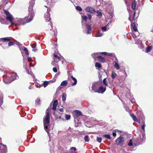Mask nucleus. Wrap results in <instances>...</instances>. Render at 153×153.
<instances>
[{
    "instance_id": "nucleus-46",
    "label": "nucleus",
    "mask_w": 153,
    "mask_h": 153,
    "mask_svg": "<svg viewBox=\"0 0 153 153\" xmlns=\"http://www.w3.org/2000/svg\"><path fill=\"white\" fill-rule=\"evenodd\" d=\"M14 44L13 42H10L9 43L8 45L9 46H10L12 45H14Z\"/></svg>"
},
{
    "instance_id": "nucleus-43",
    "label": "nucleus",
    "mask_w": 153,
    "mask_h": 153,
    "mask_svg": "<svg viewBox=\"0 0 153 153\" xmlns=\"http://www.w3.org/2000/svg\"><path fill=\"white\" fill-rule=\"evenodd\" d=\"M102 139V138L101 137H97V141L99 143L101 142Z\"/></svg>"
},
{
    "instance_id": "nucleus-36",
    "label": "nucleus",
    "mask_w": 153,
    "mask_h": 153,
    "mask_svg": "<svg viewBox=\"0 0 153 153\" xmlns=\"http://www.w3.org/2000/svg\"><path fill=\"white\" fill-rule=\"evenodd\" d=\"M51 64L54 66H56L58 65L57 63H56V62L54 61V60L53 61H52L51 62Z\"/></svg>"
},
{
    "instance_id": "nucleus-34",
    "label": "nucleus",
    "mask_w": 153,
    "mask_h": 153,
    "mask_svg": "<svg viewBox=\"0 0 153 153\" xmlns=\"http://www.w3.org/2000/svg\"><path fill=\"white\" fill-rule=\"evenodd\" d=\"M103 83L104 85H108V82L106 80V78H104L103 80Z\"/></svg>"
},
{
    "instance_id": "nucleus-1",
    "label": "nucleus",
    "mask_w": 153,
    "mask_h": 153,
    "mask_svg": "<svg viewBox=\"0 0 153 153\" xmlns=\"http://www.w3.org/2000/svg\"><path fill=\"white\" fill-rule=\"evenodd\" d=\"M4 12L6 15V19L11 23L12 25L16 26L22 25L21 19H14L13 16L9 12L4 10Z\"/></svg>"
},
{
    "instance_id": "nucleus-48",
    "label": "nucleus",
    "mask_w": 153,
    "mask_h": 153,
    "mask_svg": "<svg viewBox=\"0 0 153 153\" xmlns=\"http://www.w3.org/2000/svg\"><path fill=\"white\" fill-rule=\"evenodd\" d=\"M87 15L88 16V19L90 20H91V17H92L91 15L90 14L88 13Z\"/></svg>"
},
{
    "instance_id": "nucleus-12",
    "label": "nucleus",
    "mask_w": 153,
    "mask_h": 153,
    "mask_svg": "<svg viewBox=\"0 0 153 153\" xmlns=\"http://www.w3.org/2000/svg\"><path fill=\"white\" fill-rule=\"evenodd\" d=\"M74 114L76 116V117H78L82 115V112L78 110H75L74 111Z\"/></svg>"
},
{
    "instance_id": "nucleus-57",
    "label": "nucleus",
    "mask_w": 153,
    "mask_h": 153,
    "mask_svg": "<svg viewBox=\"0 0 153 153\" xmlns=\"http://www.w3.org/2000/svg\"><path fill=\"white\" fill-rule=\"evenodd\" d=\"M23 50L25 51V53L28 51L27 49L25 47H24Z\"/></svg>"
},
{
    "instance_id": "nucleus-31",
    "label": "nucleus",
    "mask_w": 153,
    "mask_h": 153,
    "mask_svg": "<svg viewBox=\"0 0 153 153\" xmlns=\"http://www.w3.org/2000/svg\"><path fill=\"white\" fill-rule=\"evenodd\" d=\"M66 95L65 93H63L62 95V100L63 101H65L66 99Z\"/></svg>"
},
{
    "instance_id": "nucleus-61",
    "label": "nucleus",
    "mask_w": 153,
    "mask_h": 153,
    "mask_svg": "<svg viewBox=\"0 0 153 153\" xmlns=\"http://www.w3.org/2000/svg\"><path fill=\"white\" fill-rule=\"evenodd\" d=\"M114 54L113 53H108V55H113Z\"/></svg>"
},
{
    "instance_id": "nucleus-18",
    "label": "nucleus",
    "mask_w": 153,
    "mask_h": 153,
    "mask_svg": "<svg viewBox=\"0 0 153 153\" xmlns=\"http://www.w3.org/2000/svg\"><path fill=\"white\" fill-rule=\"evenodd\" d=\"M71 77V79L74 82L72 84V85L73 86L76 85L77 82L76 79L75 77H73L72 76Z\"/></svg>"
},
{
    "instance_id": "nucleus-37",
    "label": "nucleus",
    "mask_w": 153,
    "mask_h": 153,
    "mask_svg": "<svg viewBox=\"0 0 153 153\" xmlns=\"http://www.w3.org/2000/svg\"><path fill=\"white\" fill-rule=\"evenodd\" d=\"M136 43L138 45H140L141 44L142 42L139 39H137L136 41Z\"/></svg>"
},
{
    "instance_id": "nucleus-23",
    "label": "nucleus",
    "mask_w": 153,
    "mask_h": 153,
    "mask_svg": "<svg viewBox=\"0 0 153 153\" xmlns=\"http://www.w3.org/2000/svg\"><path fill=\"white\" fill-rule=\"evenodd\" d=\"M95 66L96 68L99 69L102 67L101 65L98 62L96 63Z\"/></svg>"
},
{
    "instance_id": "nucleus-63",
    "label": "nucleus",
    "mask_w": 153,
    "mask_h": 153,
    "mask_svg": "<svg viewBox=\"0 0 153 153\" xmlns=\"http://www.w3.org/2000/svg\"><path fill=\"white\" fill-rule=\"evenodd\" d=\"M30 65L31 67H33V65L32 63H30Z\"/></svg>"
},
{
    "instance_id": "nucleus-17",
    "label": "nucleus",
    "mask_w": 153,
    "mask_h": 153,
    "mask_svg": "<svg viewBox=\"0 0 153 153\" xmlns=\"http://www.w3.org/2000/svg\"><path fill=\"white\" fill-rule=\"evenodd\" d=\"M97 58L98 59L99 61L101 62H103L105 61V59L100 56L97 57Z\"/></svg>"
},
{
    "instance_id": "nucleus-29",
    "label": "nucleus",
    "mask_w": 153,
    "mask_h": 153,
    "mask_svg": "<svg viewBox=\"0 0 153 153\" xmlns=\"http://www.w3.org/2000/svg\"><path fill=\"white\" fill-rule=\"evenodd\" d=\"M136 3L134 2L131 4V7L133 10H135L136 8Z\"/></svg>"
},
{
    "instance_id": "nucleus-24",
    "label": "nucleus",
    "mask_w": 153,
    "mask_h": 153,
    "mask_svg": "<svg viewBox=\"0 0 153 153\" xmlns=\"http://www.w3.org/2000/svg\"><path fill=\"white\" fill-rule=\"evenodd\" d=\"M117 74L115 73L112 71V73L111 74V77L112 79H114L117 76Z\"/></svg>"
},
{
    "instance_id": "nucleus-39",
    "label": "nucleus",
    "mask_w": 153,
    "mask_h": 153,
    "mask_svg": "<svg viewBox=\"0 0 153 153\" xmlns=\"http://www.w3.org/2000/svg\"><path fill=\"white\" fill-rule=\"evenodd\" d=\"M48 82L45 81V82H44L42 84H43V85L44 86V87L45 88L48 85Z\"/></svg>"
},
{
    "instance_id": "nucleus-22",
    "label": "nucleus",
    "mask_w": 153,
    "mask_h": 153,
    "mask_svg": "<svg viewBox=\"0 0 153 153\" xmlns=\"http://www.w3.org/2000/svg\"><path fill=\"white\" fill-rule=\"evenodd\" d=\"M100 54V53H96L92 54L91 56L95 59L96 58H97V57L98 56H97L99 55Z\"/></svg>"
},
{
    "instance_id": "nucleus-28",
    "label": "nucleus",
    "mask_w": 153,
    "mask_h": 153,
    "mask_svg": "<svg viewBox=\"0 0 153 153\" xmlns=\"http://www.w3.org/2000/svg\"><path fill=\"white\" fill-rule=\"evenodd\" d=\"M97 13V16H98L99 18H101L102 16V13L99 10H97V11H96Z\"/></svg>"
},
{
    "instance_id": "nucleus-52",
    "label": "nucleus",
    "mask_w": 153,
    "mask_h": 153,
    "mask_svg": "<svg viewBox=\"0 0 153 153\" xmlns=\"http://www.w3.org/2000/svg\"><path fill=\"white\" fill-rule=\"evenodd\" d=\"M100 53L103 54L104 55H106L107 54V53L106 52H102L101 53Z\"/></svg>"
},
{
    "instance_id": "nucleus-62",
    "label": "nucleus",
    "mask_w": 153,
    "mask_h": 153,
    "mask_svg": "<svg viewBox=\"0 0 153 153\" xmlns=\"http://www.w3.org/2000/svg\"><path fill=\"white\" fill-rule=\"evenodd\" d=\"M59 110L61 112H63V109L62 108H61L59 109Z\"/></svg>"
},
{
    "instance_id": "nucleus-51",
    "label": "nucleus",
    "mask_w": 153,
    "mask_h": 153,
    "mask_svg": "<svg viewBox=\"0 0 153 153\" xmlns=\"http://www.w3.org/2000/svg\"><path fill=\"white\" fill-rule=\"evenodd\" d=\"M27 63H25V64H24V67L25 68V69L26 70L27 69Z\"/></svg>"
},
{
    "instance_id": "nucleus-20",
    "label": "nucleus",
    "mask_w": 153,
    "mask_h": 153,
    "mask_svg": "<svg viewBox=\"0 0 153 153\" xmlns=\"http://www.w3.org/2000/svg\"><path fill=\"white\" fill-rule=\"evenodd\" d=\"M131 27L132 29L135 31H137V27L136 26L135 23H133L131 25Z\"/></svg>"
},
{
    "instance_id": "nucleus-55",
    "label": "nucleus",
    "mask_w": 153,
    "mask_h": 153,
    "mask_svg": "<svg viewBox=\"0 0 153 153\" xmlns=\"http://www.w3.org/2000/svg\"><path fill=\"white\" fill-rule=\"evenodd\" d=\"M54 35L55 36H56L57 33V31L56 30H54Z\"/></svg>"
},
{
    "instance_id": "nucleus-9",
    "label": "nucleus",
    "mask_w": 153,
    "mask_h": 153,
    "mask_svg": "<svg viewBox=\"0 0 153 153\" xmlns=\"http://www.w3.org/2000/svg\"><path fill=\"white\" fill-rule=\"evenodd\" d=\"M85 10L86 12H89L91 13H94L96 12L94 8L89 6L87 7Z\"/></svg>"
},
{
    "instance_id": "nucleus-40",
    "label": "nucleus",
    "mask_w": 153,
    "mask_h": 153,
    "mask_svg": "<svg viewBox=\"0 0 153 153\" xmlns=\"http://www.w3.org/2000/svg\"><path fill=\"white\" fill-rule=\"evenodd\" d=\"M103 35V34L102 33H100L95 36L96 37H101Z\"/></svg>"
},
{
    "instance_id": "nucleus-26",
    "label": "nucleus",
    "mask_w": 153,
    "mask_h": 153,
    "mask_svg": "<svg viewBox=\"0 0 153 153\" xmlns=\"http://www.w3.org/2000/svg\"><path fill=\"white\" fill-rule=\"evenodd\" d=\"M67 84V82L66 80L62 81L61 84V85L62 86H65Z\"/></svg>"
},
{
    "instance_id": "nucleus-41",
    "label": "nucleus",
    "mask_w": 153,
    "mask_h": 153,
    "mask_svg": "<svg viewBox=\"0 0 153 153\" xmlns=\"http://www.w3.org/2000/svg\"><path fill=\"white\" fill-rule=\"evenodd\" d=\"M76 9L77 10L79 11H81L82 10V8L80 7L79 6H76Z\"/></svg>"
},
{
    "instance_id": "nucleus-45",
    "label": "nucleus",
    "mask_w": 153,
    "mask_h": 153,
    "mask_svg": "<svg viewBox=\"0 0 153 153\" xmlns=\"http://www.w3.org/2000/svg\"><path fill=\"white\" fill-rule=\"evenodd\" d=\"M70 150H71V152H73L72 150H73L74 151H76V149L75 147H72L70 148Z\"/></svg>"
},
{
    "instance_id": "nucleus-27",
    "label": "nucleus",
    "mask_w": 153,
    "mask_h": 153,
    "mask_svg": "<svg viewBox=\"0 0 153 153\" xmlns=\"http://www.w3.org/2000/svg\"><path fill=\"white\" fill-rule=\"evenodd\" d=\"M3 40L4 41L7 42H8L10 41V39L8 37L2 38L0 39V40Z\"/></svg>"
},
{
    "instance_id": "nucleus-49",
    "label": "nucleus",
    "mask_w": 153,
    "mask_h": 153,
    "mask_svg": "<svg viewBox=\"0 0 153 153\" xmlns=\"http://www.w3.org/2000/svg\"><path fill=\"white\" fill-rule=\"evenodd\" d=\"M53 71L55 73L57 72V69L55 67L53 68Z\"/></svg>"
},
{
    "instance_id": "nucleus-13",
    "label": "nucleus",
    "mask_w": 153,
    "mask_h": 153,
    "mask_svg": "<svg viewBox=\"0 0 153 153\" xmlns=\"http://www.w3.org/2000/svg\"><path fill=\"white\" fill-rule=\"evenodd\" d=\"M86 27L87 30L86 33L87 34H90L91 32V26L88 24H87L86 25Z\"/></svg>"
},
{
    "instance_id": "nucleus-4",
    "label": "nucleus",
    "mask_w": 153,
    "mask_h": 153,
    "mask_svg": "<svg viewBox=\"0 0 153 153\" xmlns=\"http://www.w3.org/2000/svg\"><path fill=\"white\" fill-rule=\"evenodd\" d=\"M16 78V75L15 73H9L3 76V80L6 83H10L12 81Z\"/></svg>"
},
{
    "instance_id": "nucleus-7",
    "label": "nucleus",
    "mask_w": 153,
    "mask_h": 153,
    "mask_svg": "<svg viewBox=\"0 0 153 153\" xmlns=\"http://www.w3.org/2000/svg\"><path fill=\"white\" fill-rule=\"evenodd\" d=\"M128 13H129V17L128 19L131 22L132 19L135 20L137 18V17H136L135 16V12H134L133 14H132V12L131 11H129Z\"/></svg>"
},
{
    "instance_id": "nucleus-32",
    "label": "nucleus",
    "mask_w": 153,
    "mask_h": 153,
    "mask_svg": "<svg viewBox=\"0 0 153 153\" xmlns=\"http://www.w3.org/2000/svg\"><path fill=\"white\" fill-rule=\"evenodd\" d=\"M103 137L107 139H111V136L108 134H104L103 135Z\"/></svg>"
},
{
    "instance_id": "nucleus-33",
    "label": "nucleus",
    "mask_w": 153,
    "mask_h": 153,
    "mask_svg": "<svg viewBox=\"0 0 153 153\" xmlns=\"http://www.w3.org/2000/svg\"><path fill=\"white\" fill-rule=\"evenodd\" d=\"M82 17L84 21H86L87 19V17L84 14L81 16Z\"/></svg>"
},
{
    "instance_id": "nucleus-44",
    "label": "nucleus",
    "mask_w": 153,
    "mask_h": 153,
    "mask_svg": "<svg viewBox=\"0 0 153 153\" xmlns=\"http://www.w3.org/2000/svg\"><path fill=\"white\" fill-rule=\"evenodd\" d=\"M112 135L114 137H115L116 136V131L115 130L113 131L112 132Z\"/></svg>"
},
{
    "instance_id": "nucleus-53",
    "label": "nucleus",
    "mask_w": 153,
    "mask_h": 153,
    "mask_svg": "<svg viewBox=\"0 0 153 153\" xmlns=\"http://www.w3.org/2000/svg\"><path fill=\"white\" fill-rule=\"evenodd\" d=\"M43 85L42 84L41 85H36V87L37 88H40Z\"/></svg>"
},
{
    "instance_id": "nucleus-38",
    "label": "nucleus",
    "mask_w": 153,
    "mask_h": 153,
    "mask_svg": "<svg viewBox=\"0 0 153 153\" xmlns=\"http://www.w3.org/2000/svg\"><path fill=\"white\" fill-rule=\"evenodd\" d=\"M107 26H105V27H102L101 28V29L102 30V31H107V30H108V29L106 27Z\"/></svg>"
},
{
    "instance_id": "nucleus-5",
    "label": "nucleus",
    "mask_w": 153,
    "mask_h": 153,
    "mask_svg": "<svg viewBox=\"0 0 153 153\" xmlns=\"http://www.w3.org/2000/svg\"><path fill=\"white\" fill-rule=\"evenodd\" d=\"M109 5L107 6V11L108 12L106 13V18L108 19H111L112 18L114 14L113 13V7L111 4H109Z\"/></svg>"
},
{
    "instance_id": "nucleus-56",
    "label": "nucleus",
    "mask_w": 153,
    "mask_h": 153,
    "mask_svg": "<svg viewBox=\"0 0 153 153\" xmlns=\"http://www.w3.org/2000/svg\"><path fill=\"white\" fill-rule=\"evenodd\" d=\"M29 62H31L32 61V58L30 57H29L27 58Z\"/></svg>"
},
{
    "instance_id": "nucleus-14",
    "label": "nucleus",
    "mask_w": 153,
    "mask_h": 153,
    "mask_svg": "<svg viewBox=\"0 0 153 153\" xmlns=\"http://www.w3.org/2000/svg\"><path fill=\"white\" fill-rule=\"evenodd\" d=\"M60 57L58 56L57 55L54 54L53 55V59L54 61L56 62V63H57L60 60Z\"/></svg>"
},
{
    "instance_id": "nucleus-3",
    "label": "nucleus",
    "mask_w": 153,
    "mask_h": 153,
    "mask_svg": "<svg viewBox=\"0 0 153 153\" xmlns=\"http://www.w3.org/2000/svg\"><path fill=\"white\" fill-rule=\"evenodd\" d=\"M35 0H31L30 1V5L29 7L28 10L29 15L27 17H25V19L26 20V23H29L33 19L34 16V13L33 11V6L35 4Z\"/></svg>"
},
{
    "instance_id": "nucleus-10",
    "label": "nucleus",
    "mask_w": 153,
    "mask_h": 153,
    "mask_svg": "<svg viewBox=\"0 0 153 153\" xmlns=\"http://www.w3.org/2000/svg\"><path fill=\"white\" fill-rule=\"evenodd\" d=\"M98 85L97 83L95 82L93 83L91 87L92 90L93 92H97L98 90Z\"/></svg>"
},
{
    "instance_id": "nucleus-59",
    "label": "nucleus",
    "mask_w": 153,
    "mask_h": 153,
    "mask_svg": "<svg viewBox=\"0 0 153 153\" xmlns=\"http://www.w3.org/2000/svg\"><path fill=\"white\" fill-rule=\"evenodd\" d=\"M111 24V22L110 21L108 23V24L106 25V26H109Z\"/></svg>"
},
{
    "instance_id": "nucleus-15",
    "label": "nucleus",
    "mask_w": 153,
    "mask_h": 153,
    "mask_svg": "<svg viewBox=\"0 0 153 153\" xmlns=\"http://www.w3.org/2000/svg\"><path fill=\"white\" fill-rule=\"evenodd\" d=\"M58 104V102L57 100H55L54 101L53 105V107L52 109L54 110H55L56 108V106Z\"/></svg>"
},
{
    "instance_id": "nucleus-11",
    "label": "nucleus",
    "mask_w": 153,
    "mask_h": 153,
    "mask_svg": "<svg viewBox=\"0 0 153 153\" xmlns=\"http://www.w3.org/2000/svg\"><path fill=\"white\" fill-rule=\"evenodd\" d=\"M106 90V87H103L101 86L99 87L98 89L97 92L98 93H103Z\"/></svg>"
},
{
    "instance_id": "nucleus-2",
    "label": "nucleus",
    "mask_w": 153,
    "mask_h": 153,
    "mask_svg": "<svg viewBox=\"0 0 153 153\" xmlns=\"http://www.w3.org/2000/svg\"><path fill=\"white\" fill-rule=\"evenodd\" d=\"M50 111V109L49 108H47L46 111V115L43 118V124L44 129L48 134L49 133L50 128L49 123L50 120L49 118V113Z\"/></svg>"
},
{
    "instance_id": "nucleus-64",
    "label": "nucleus",
    "mask_w": 153,
    "mask_h": 153,
    "mask_svg": "<svg viewBox=\"0 0 153 153\" xmlns=\"http://www.w3.org/2000/svg\"><path fill=\"white\" fill-rule=\"evenodd\" d=\"M25 53L26 55H27L29 54V52L28 51L25 52Z\"/></svg>"
},
{
    "instance_id": "nucleus-21",
    "label": "nucleus",
    "mask_w": 153,
    "mask_h": 153,
    "mask_svg": "<svg viewBox=\"0 0 153 153\" xmlns=\"http://www.w3.org/2000/svg\"><path fill=\"white\" fill-rule=\"evenodd\" d=\"M128 146H133L134 145V146H136V144L134 143L133 144V142L132 139H131L129 141L128 144Z\"/></svg>"
},
{
    "instance_id": "nucleus-30",
    "label": "nucleus",
    "mask_w": 153,
    "mask_h": 153,
    "mask_svg": "<svg viewBox=\"0 0 153 153\" xmlns=\"http://www.w3.org/2000/svg\"><path fill=\"white\" fill-rule=\"evenodd\" d=\"M89 138L88 135H86L84 137V140L85 142H88L89 140Z\"/></svg>"
},
{
    "instance_id": "nucleus-8",
    "label": "nucleus",
    "mask_w": 153,
    "mask_h": 153,
    "mask_svg": "<svg viewBox=\"0 0 153 153\" xmlns=\"http://www.w3.org/2000/svg\"><path fill=\"white\" fill-rule=\"evenodd\" d=\"M124 141V138L120 136L116 139V142L117 145H119L120 144H123Z\"/></svg>"
},
{
    "instance_id": "nucleus-16",
    "label": "nucleus",
    "mask_w": 153,
    "mask_h": 153,
    "mask_svg": "<svg viewBox=\"0 0 153 153\" xmlns=\"http://www.w3.org/2000/svg\"><path fill=\"white\" fill-rule=\"evenodd\" d=\"M113 64L114 66V67L116 69L118 70L120 69V66L118 64L116 61H114L113 62Z\"/></svg>"
},
{
    "instance_id": "nucleus-19",
    "label": "nucleus",
    "mask_w": 153,
    "mask_h": 153,
    "mask_svg": "<svg viewBox=\"0 0 153 153\" xmlns=\"http://www.w3.org/2000/svg\"><path fill=\"white\" fill-rule=\"evenodd\" d=\"M131 116L134 121L137 122L139 123L140 122V120L137 118L133 114H131Z\"/></svg>"
},
{
    "instance_id": "nucleus-6",
    "label": "nucleus",
    "mask_w": 153,
    "mask_h": 153,
    "mask_svg": "<svg viewBox=\"0 0 153 153\" xmlns=\"http://www.w3.org/2000/svg\"><path fill=\"white\" fill-rule=\"evenodd\" d=\"M45 10H47V11L46 13H45L44 15V17L46 21V22H49L51 19V18L50 17V14H49L50 9H49L47 6H45Z\"/></svg>"
},
{
    "instance_id": "nucleus-54",
    "label": "nucleus",
    "mask_w": 153,
    "mask_h": 153,
    "mask_svg": "<svg viewBox=\"0 0 153 153\" xmlns=\"http://www.w3.org/2000/svg\"><path fill=\"white\" fill-rule=\"evenodd\" d=\"M36 45L35 44H32L31 45L32 48H36Z\"/></svg>"
},
{
    "instance_id": "nucleus-47",
    "label": "nucleus",
    "mask_w": 153,
    "mask_h": 153,
    "mask_svg": "<svg viewBox=\"0 0 153 153\" xmlns=\"http://www.w3.org/2000/svg\"><path fill=\"white\" fill-rule=\"evenodd\" d=\"M27 72V73L28 74H30V75H31L32 74V72L31 71H30V70H28L27 69L26 70Z\"/></svg>"
},
{
    "instance_id": "nucleus-50",
    "label": "nucleus",
    "mask_w": 153,
    "mask_h": 153,
    "mask_svg": "<svg viewBox=\"0 0 153 153\" xmlns=\"http://www.w3.org/2000/svg\"><path fill=\"white\" fill-rule=\"evenodd\" d=\"M40 102V99L39 98H37L36 100V102L37 104H39V102Z\"/></svg>"
},
{
    "instance_id": "nucleus-25",
    "label": "nucleus",
    "mask_w": 153,
    "mask_h": 153,
    "mask_svg": "<svg viewBox=\"0 0 153 153\" xmlns=\"http://www.w3.org/2000/svg\"><path fill=\"white\" fill-rule=\"evenodd\" d=\"M152 49V47L151 46H149L147 47L145 50V51L146 53L149 52Z\"/></svg>"
},
{
    "instance_id": "nucleus-58",
    "label": "nucleus",
    "mask_w": 153,
    "mask_h": 153,
    "mask_svg": "<svg viewBox=\"0 0 153 153\" xmlns=\"http://www.w3.org/2000/svg\"><path fill=\"white\" fill-rule=\"evenodd\" d=\"M33 48V49L32 50L33 51H34V52H36L37 51V49L36 48Z\"/></svg>"
},
{
    "instance_id": "nucleus-35",
    "label": "nucleus",
    "mask_w": 153,
    "mask_h": 153,
    "mask_svg": "<svg viewBox=\"0 0 153 153\" xmlns=\"http://www.w3.org/2000/svg\"><path fill=\"white\" fill-rule=\"evenodd\" d=\"M71 115L69 114H66L65 115V118L66 120H68L70 119Z\"/></svg>"
},
{
    "instance_id": "nucleus-60",
    "label": "nucleus",
    "mask_w": 153,
    "mask_h": 153,
    "mask_svg": "<svg viewBox=\"0 0 153 153\" xmlns=\"http://www.w3.org/2000/svg\"><path fill=\"white\" fill-rule=\"evenodd\" d=\"M142 135L143 138V139L142 140H144L145 139V136L144 134H143Z\"/></svg>"
},
{
    "instance_id": "nucleus-42",
    "label": "nucleus",
    "mask_w": 153,
    "mask_h": 153,
    "mask_svg": "<svg viewBox=\"0 0 153 153\" xmlns=\"http://www.w3.org/2000/svg\"><path fill=\"white\" fill-rule=\"evenodd\" d=\"M146 126V125L145 123V122H144L142 126V128L143 130V131L144 132L145 131V128Z\"/></svg>"
}]
</instances>
